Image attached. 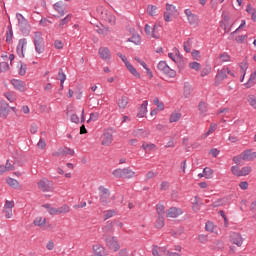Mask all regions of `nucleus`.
<instances>
[{
    "mask_svg": "<svg viewBox=\"0 0 256 256\" xmlns=\"http://www.w3.org/2000/svg\"><path fill=\"white\" fill-rule=\"evenodd\" d=\"M112 175H114L116 179H133V177H135V171H132L130 167L118 168L113 170Z\"/></svg>",
    "mask_w": 256,
    "mask_h": 256,
    "instance_id": "obj_1",
    "label": "nucleus"
},
{
    "mask_svg": "<svg viewBox=\"0 0 256 256\" xmlns=\"http://www.w3.org/2000/svg\"><path fill=\"white\" fill-rule=\"evenodd\" d=\"M16 19L18 21V27H19L21 33H23L25 36L29 35L30 25H29V21L25 18V16H23V14H21V13H17Z\"/></svg>",
    "mask_w": 256,
    "mask_h": 256,
    "instance_id": "obj_2",
    "label": "nucleus"
},
{
    "mask_svg": "<svg viewBox=\"0 0 256 256\" xmlns=\"http://www.w3.org/2000/svg\"><path fill=\"white\" fill-rule=\"evenodd\" d=\"M171 17H179V11L173 4H166V12L164 13V21L171 23Z\"/></svg>",
    "mask_w": 256,
    "mask_h": 256,
    "instance_id": "obj_3",
    "label": "nucleus"
},
{
    "mask_svg": "<svg viewBox=\"0 0 256 256\" xmlns=\"http://www.w3.org/2000/svg\"><path fill=\"white\" fill-rule=\"evenodd\" d=\"M117 56L123 61L125 67L136 77V79H141V74L132 66L131 62L127 60V56L123 55L121 52H118Z\"/></svg>",
    "mask_w": 256,
    "mask_h": 256,
    "instance_id": "obj_4",
    "label": "nucleus"
},
{
    "mask_svg": "<svg viewBox=\"0 0 256 256\" xmlns=\"http://www.w3.org/2000/svg\"><path fill=\"white\" fill-rule=\"evenodd\" d=\"M37 186L42 193L53 192V183H51V181H49L47 178H42L40 181H38Z\"/></svg>",
    "mask_w": 256,
    "mask_h": 256,
    "instance_id": "obj_5",
    "label": "nucleus"
},
{
    "mask_svg": "<svg viewBox=\"0 0 256 256\" xmlns=\"http://www.w3.org/2000/svg\"><path fill=\"white\" fill-rule=\"evenodd\" d=\"M184 14L187 17V21L189 23V25H191L192 27H199V16L197 14H193V11H191V9L187 8L184 10Z\"/></svg>",
    "mask_w": 256,
    "mask_h": 256,
    "instance_id": "obj_6",
    "label": "nucleus"
},
{
    "mask_svg": "<svg viewBox=\"0 0 256 256\" xmlns=\"http://www.w3.org/2000/svg\"><path fill=\"white\" fill-rule=\"evenodd\" d=\"M113 133H115V130L113 128H110L103 133L101 137L102 145L109 147V145L113 143Z\"/></svg>",
    "mask_w": 256,
    "mask_h": 256,
    "instance_id": "obj_7",
    "label": "nucleus"
},
{
    "mask_svg": "<svg viewBox=\"0 0 256 256\" xmlns=\"http://www.w3.org/2000/svg\"><path fill=\"white\" fill-rule=\"evenodd\" d=\"M98 191L100 203H102L103 205H107V203H109V198L111 197V192H109V189L105 188V186H100L98 188Z\"/></svg>",
    "mask_w": 256,
    "mask_h": 256,
    "instance_id": "obj_8",
    "label": "nucleus"
},
{
    "mask_svg": "<svg viewBox=\"0 0 256 256\" xmlns=\"http://www.w3.org/2000/svg\"><path fill=\"white\" fill-rule=\"evenodd\" d=\"M106 245L111 249L112 251H119L121 246L119 245V241H117V238L115 236H109L106 238Z\"/></svg>",
    "mask_w": 256,
    "mask_h": 256,
    "instance_id": "obj_9",
    "label": "nucleus"
},
{
    "mask_svg": "<svg viewBox=\"0 0 256 256\" xmlns=\"http://www.w3.org/2000/svg\"><path fill=\"white\" fill-rule=\"evenodd\" d=\"M230 241L231 243H233V245H237V247H241L243 245V241H245V238H243L241 233L232 232L230 234Z\"/></svg>",
    "mask_w": 256,
    "mask_h": 256,
    "instance_id": "obj_10",
    "label": "nucleus"
},
{
    "mask_svg": "<svg viewBox=\"0 0 256 256\" xmlns=\"http://www.w3.org/2000/svg\"><path fill=\"white\" fill-rule=\"evenodd\" d=\"M224 79H227V69H225V67H223L221 70H218L215 76V86L217 87L221 85Z\"/></svg>",
    "mask_w": 256,
    "mask_h": 256,
    "instance_id": "obj_11",
    "label": "nucleus"
},
{
    "mask_svg": "<svg viewBox=\"0 0 256 256\" xmlns=\"http://www.w3.org/2000/svg\"><path fill=\"white\" fill-rule=\"evenodd\" d=\"M179 215H183V209L177 207H171L166 212V216L170 219H177Z\"/></svg>",
    "mask_w": 256,
    "mask_h": 256,
    "instance_id": "obj_12",
    "label": "nucleus"
},
{
    "mask_svg": "<svg viewBox=\"0 0 256 256\" xmlns=\"http://www.w3.org/2000/svg\"><path fill=\"white\" fill-rule=\"evenodd\" d=\"M25 47H27V39L22 38L19 40L16 48V53L21 58L25 57Z\"/></svg>",
    "mask_w": 256,
    "mask_h": 256,
    "instance_id": "obj_13",
    "label": "nucleus"
},
{
    "mask_svg": "<svg viewBox=\"0 0 256 256\" xmlns=\"http://www.w3.org/2000/svg\"><path fill=\"white\" fill-rule=\"evenodd\" d=\"M9 116V104L5 100L0 102V117L2 119H7Z\"/></svg>",
    "mask_w": 256,
    "mask_h": 256,
    "instance_id": "obj_14",
    "label": "nucleus"
},
{
    "mask_svg": "<svg viewBox=\"0 0 256 256\" xmlns=\"http://www.w3.org/2000/svg\"><path fill=\"white\" fill-rule=\"evenodd\" d=\"M253 159H256V152H253L251 149L242 152V161H253Z\"/></svg>",
    "mask_w": 256,
    "mask_h": 256,
    "instance_id": "obj_15",
    "label": "nucleus"
},
{
    "mask_svg": "<svg viewBox=\"0 0 256 256\" xmlns=\"http://www.w3.org/2000/svg\"><path fill=\"white\" fill-rule=\"evenodd\" d=\"M203 205V202H201V198L199 196L194 197V201L192 202V210L194 213H199L201 211V206Z\"/></svg>",
    "mask_w": 256,
    "mask_h": 256,
    "instance_id": "obj_16",
    "label": "nucleus"
},
{
    "mask_svg": "<svg viewBox=\"0 0 256 256\" xmlns=\"http://www.w3.org/2000/svg\"><path fill=\"white\" fill-rule=\"evenodd\" d=\"M192 93H193V86H191V84H189V82H185L184 88H183V96L185 97V99H189V97H191Z\"/></svg>",
    "mask_w": 256,
    "mask_h": 256,
    "instance_id": "obj_17",
    "label": "nucleus"
},
{
    "mask_svg": "<svg viewBox=\"0 0 256 256\" xmlns=\"http://www.w3.org/2000/svg\"><path fill=\"white\" fill-rule=\"evenodd\" d=\"M6 183L9 185V187H12V189H21V184L15 178H7Z\"/></svg>",
    "mask_w": 256,
    "mask_h": 256,
    "instance_id": "obj_18",
    "label": "nucleus"
},
{
    "mask_svg": "<svg viewBox=\"0 0 256 256\" xmlns=\"http://www.w3.org/2000/svg\"><path fill=\"white\" fill-rule=\"evenodd\" d=\"M11 83L18 91H25V82L22 80L13 79L11 80Z\"/></svg>",
    "mask_w": 256,
    "mask_h": 256,
    "instance_id": "obj_19",
    "label": "nucleus"
},
{
    "mask_svg": "<svg viewBox=\"0 0 256 256\" xmlns=\"http://www.w3.org/2000/svg\"><path fill=\"white\" fill-rule=\"evenodd\" d=\"M99 55L101 59H104L107 61V59H111V52L109 51V48L104 47L99 49Z\"/></svg>",
    "mask_w": 256,
    "mask_h": 256,
    "instance_id": "obj_20",
    "label": "nucleus"
},
{
    "mask_svg": "<svg viewBox=\"0 0 256 256\" xmlns=\"http://www.w3.org/2000/svg\"><path fill=\"white\" fill-rule=\"evenodd\" d=\"M34 45H39L45 43V39H43V33L35 32L33 37Z\"/></svg>",
    "mask_w": 256,
    "mask_h": 256,
    "instance_id": "obj_21",
    "label": "nucleus"
},
{
    "mask_svg": "<svg viewBox=\"0 0 256 256\" xmlns=\"http://www.w3.org/2000/svg\"><path fill=\"white\" fill-rule=\"evenodd\" d=\"M256 83V71L251 73L250 78L248 79L247 83L244 84L246 89H250Z\"/></svg>",
    "mask_w": 256,
    "mask_h": 256,
    "instance_id": "obj_22",
    "label": "nucleus"
},
{
    "mask_svg": "<svg viewBox=\"0 0 256 256\" xmlns=\"http://www.w3.org/2000/svg\"><path fill=\"white\" fill-rule=\"evenodd\" d=\"M164 75L166 77H169L170 79H175L177 77V71L174 69H171V67L167 66L166 70L163 71Z\"/></svg>",
    "mask_w": 256,
    "mask_h": 256,
    "instance_id": "obj_23",
    "label": "nucleus"
},
{
    "mask_svg": "<svg viewBox=\"0 0 256 256\" xmlns=\"http://www.w3.org/2000/svg\"><path fill=\"white\" fill-rule=\"evenodd\" d=\"M34 225L36 227H40V228H43L45 227V224L47 223V219L46 218H43V217H37L35 218V220L33 221Z\"/></svg>",
    "mask_w": 256,
    "mask_h": 256,
    "instance_id": "obj_24",
    "label": "nucleus"
},
{
    "mask_svg": "<svg viewBox=\"0 0 256 256\" xmlns=\"http://www.w3.org/2000/svg\"><path fill=\"white\" fill-rule=\"evenodd\" d=\"M127 105H129V98L127 96H122L118 100V107L120 109H125V107H127Z\"/></svg>",
    "mask_w": 256,
    "mask_h": 256,
    "instance_id": "obj_25",
    "label": "nucleus"
},
{
    "mask_svg": "<svg viewBox=\"0 0 256 256\" xmlns=\"http://www.w3.org/2000/svg\"><path fill=\"white\" fill-rule=\"evenodd\" d=\"M205 229L209 233H217V226L211 221H207L205 224Z\"/></svg>",
    "mask_w": 256,
    "mask_h": 256,
    "instance_id": "obj_26",
    "label": "nucleus"
},
{
    "mask_svg": "<svg viewBox=\"0 0 256 256\" xmlns=\"http://www.w3.org/2000/svg\"><path fill=\"white\" fill-rule=\"evenodd\" d=\"M105 21H107V23H110V25H115L117 18L111 12H106Z\"/></svg>",
    "mask_w": 256,
    "mask_h": 256,
    "instance_id": "obj_27",
    "label": "nucleus"
},
{
    "mask_svg": "<svg viewBox=\"0 0 256 256\" xmlns=\"http://www.w3.org/2000/svg\"><path fill=\"white\" fill-rule=\"evenodd\" d=\"M198 109H199L200 115H202V117H207V104L205 102H200L198 104Z\"/></svg>",
    "mask_w": 256,
    "mask_h": 256,
    "instance_id": "obj_28",
    "label": "nucleus"
},
{
    "mask_svg": "<svg viewBox=\"0 0 256 256\" xmlns=\"http://www.w3.org/2000/svg\"><path fill=\"white\" fill-rule=\"evenodd\" d=\"M216 130H217V124L211 123L208 131L202 135V139H207V137H209V135H211V133H213V131H216Z\"/></svg>",
    "mask_w": 256,
    "mask_h": 256,
    "instance_id": "obj_29",
    "label": "nucleus"
},
{
    "mask_svg": "<svg viewBox=\"0 0 256 256\" xmlns=\"http://www.w3.org/2000/svg\"><path fill=\"white\" fill-rule=\"evenodd\" d=\"M179 119H181V112H173L170 115L169 122L170 123H177V121H179Z\"/></svg>",
    "mask_w": 256,
    "mask_h": 256,
    "instance_id": "obj_30",
    "label": "nucleus"
},
{
    "mask_svg": "<svg viewBox=\"0 0 256 256\" xmlns=\"http://www.w3.org/2000/svg\"><path fill=\"white\" fill-rule=\"evenodd\" d=\"M57 209H58V215H65V213H69V211H71V208L67 204L62 205Z\"/></svg>",
    "mask_w": 256,
    "mask_h": 256,
    "instance_id": "obj_31",
    "label": "nucleus"
},
{
    "mask_svg": "<svg viewBox=\"0 0 256 256\" xmlns=\"http://www.w3.org/2000/svg\"><path fill=\"white\" fill-rule=\"evenodd\" d=\"M129 43H134V45H139L141 43V36L139 34H134L132 37L128 38Z\"/></svg>",
    "mask_w": 256,
    "mask_h": 256,
    "instance_id": "obj_32",
    "label": "nucleus"
},
{
    "mask_svg": "<svg viewBox=\"0 0 256 256\" xmlns=\"http://www.w3.org/2000/svg\"><path fill=\"white\" fill-rule=\"evenodd\" d=\"M155 226L157 229H163V227H165V218L163 216H158Z\"/></svg>",
    "mask_w": 256,
    "mask_h": 256,
    "instance_id": "obj_33",
    "label": "nucleus"
},
{
    "mask_svg": "<svg viewBox=\"0 0 256 256\" xmlns=\"http://www.w3.org/2000/svg\"><path fill=\"white\" fill-rule=\"evenodd\" d=\"M96 31L99 35H108L109 34V28L105 26H97Z\"/></svg>",
    "mask_w": 256,
    "mask_h": 256,
    "instance_id": "obj_34",
    "label": "nucleus"
},
{
    "mask_svg": "<svg viewBox=\"0 0 256 256\" xmlns=\"http://www.w3.org/2000/svg\"><path fill=\"white\" fill-rule=\"evenodd\" d=\"M147 13L151 17H155V15H157V6H155V5H148Z\"/></svg>",
    "mask_w": 256,
    "mask_h": 256,
    "instance_id": "obj_35",
    "label": "nucleus"
},
{
    "mask_svg": "<svg viewBox=\"0 0 256 256\" xmlns=\"http://www.w3.org/2000/svg\"><path fill=\"white\" fill-rule=\"evenodd\" d=\"M35 51L38 53V55H41V53H45V42L42 44H34Z\"/></svg>",
    "mask_w": 256,
    "mask_h": 256,
    "instance_id": "obj_36",
    "label": "nucleus"
},
{
    "mask_svg": "<svg viewBox=\"0 0 256 256\" xmlns=\"http://www.w3.org/2000/svg\"><path fill=\"white\" fill-rule=\"evenodd\" d=\"M142 149H144V151H153V149H157V146L153 143H143L142 144Z\"/></svg>",
    "mask_w": 256,
    "mask_h": 256,
    "instance_id": "obj_37",
    "label": "nucleus"
},
{
    "mask_svg": "<svg viewBox=\"0 0 256 256\" xmlns=\"http://www.w3.org/2000/svg\"><path fill=\"white\" fill-rule=\"evenodd\" d=\"M134 137H142L145 138L147 137V132L144 131L143 129H137L133 132Z\"/></svg>",
    "mask_w": 256,
    "mask_h": 256,
    "instance_id": "obj_38",
    "label": "nucleus"
},
{
    "mask_svg": "<svg viewBox=\"0 0 256 256\" xmlns=\"http://www.w3.org/2000/svg\"><path fill=\"white\" fill-rule=\"evenodd\" d=\"M205 179H211L213 177V170L209 167L203 169Z\"/></svg>",
    "mask_w": 256,
    "mask_h": 256,
    "instance_id": "obj_39",
    "label": "nucleus"
},
{
    "mask_svg": "<svg viewBox=\"0 0 256 256\" xmlns=\"http://www.w3.org/2000/svg\"><path fill=\"white\" fill-rule=\"evenodd\" d=\"M13 41V28L8 27V31L6 32V43H11Z\"/></svg>",
    "mask_w": 256,
    "mask_h": 256,
    "instance_id": "obj_40",
    "label": "nucleus"
},
{
    "mask_svg": "<svg viewBox=\"0 0 256 256\" xmlns=\"http://www.w3.org/2000/svg\"><path fill=\"white\" fill-rule=\"evenodd\" d=\"M158 216L163 217L165 215V206L163 204L156 205Z\"/></svg>",
    "mask_w": 256,
    "mask_h": 256,
    "instance_id": "obj_41",
    "label": "nucleus"
},
{
    "mask_svg": "<svg viewBox=\"0 0 256 256\" xmlns=\"http://www.w3.org/2000/svg\"><path fill=\"white\" fill-rule=\"evenodd\" d=\"M19 75L23 76L25 73H27V64L20 62L19 63Z\"/></svg>",
    "mask_w": 256,
    "mask_h": 256,
    "instance_id": "obj_42",
    "label": "nucleus"
},
{
    "mask_svg": "<svg viewBox=\"0 0 256 256\" xmlns=\"http://www.w3.org/2000/svg\"><path fill=\"white\" fill-rule=\"evenodd\" d=\"M54 9H55V11H57L59 13V15L61 17H63V15H65V10H63V7L61 6V4H59V2L54 4Z\"/></svg>",
    "mask_w": 256,
    "mask_h": 256,
    "instance_id": "obj_43",
    "label": "nucleus"
},
{
    "mask_svg": "<svg viewBox=\"0 0 256 256\" xmlns=\"http://www.w3.org/2000/svg\"><path fill=\"white\" fill-rule=\"evenodd\" d=\"M167 67H169V64H167L166 61H160V62L158 63V66H157V68H158L162 73H164V71L166 70Z\"/></svg>",
    "mask_w": 256,
    "mask_h": 256,
    "instance_id": "obj_44",
    "label": "nucleus"
},
{
    "mask_svg": "<svg viewBox=\"0 0 256 256\" xmlns=\"http://www.w3.org/2000/svg\"><path fill=\"white\" fill-rule=\"evenodd\" d=\"M183 48L186 53H191V39H188L183 43Z\"/></svg>",
    "mask_w": 256,
    "mask_h": 256,
    "instance_id": "obj_45",
    "label": "nucleus"
},
{
    "mask_svg": "<svg viewBox=\"0 0 256 256\" xmlns=\"http://www.w3.org/2000/svg\"><path fill=\"white\" fill-rule=\"evenodd\" d=\"M161 251H163V248L159 246H154L152 248V256H161Z\"/></svg>",
    "mask_w": 256,
    "mask_h": 256,
    "instance_id": "obj_46",
    "label": "nucleus"
},
{
    "mask_svg": "<svg viewBox=\"0 0 256 256\" xmlns=\"http://www.w3.org/2000/svg\"><path fill=\"white\" fill-rule=\"evenodd\" d=\"M103 233H113V223H109L102 228Z\"/></svg>",
    "mask_w": 256,
    "mask_h": 256,
    "instance_id": "obj_47",
    "label": "nucleus"
},
{
    "mask_svg": "<svg viewBox=\"0 0 256 256\" xmlns=\"http://www.w3.org/2000/svg\"><path fill=\"white\" fill-rule=\"evenodd\" d=\"M71 18H72L71 14H68L65 18L61 19L59 23V27H63V25H67V23L71 21Z\"/></svg>",
    "mask_w": 256,
    "mask_h": 256,
    "instance_id": "obj_48",
    "label": "nucleus"
},
{
    "mask_svg": "<svg viewBox=\"0 0 256 256\" xmlns=\"http://www.w3.org/2000/svg\"><path fill=\"white\" fill-rule=\"evenodd\" d=\"M6 71H9V63L0 62V73H6Z\"/></svg>",
    "mask_w": 256,
    "mask_h": 256,
    "instance_id": "obj_49",
    "label": "nucleus"
},
{
    "mask_svg": "<svg viewBox=\"0 0 256 256\" xmlns=\"http://www.w3.org/2000/svg\"><path fill=\"white\" fill-rule=\"evenodd\" d=\"M231 172L236 176V177H242L241 175V169L239 166H232Z\"/></svg>",
    "mask_w": 256,
    "mask_h": 256,
    "instance_id": "obj_50",
    "label": "nucleus"
},
{
    "mask_svg": "<svg viewBox=\"0 0 256 256\" xmlns=\"http://www.w3.org/2000/svg\"><path fill=\"white\" fill-rule=\"evenodd\" d=\"M62 155H75V150L71 149V148H68V147H65V148H62Z\"/></svg>",
    "mask_w": 256,
    "mask_h": 256,
    "instance_id": "obj_51",
    "label": "nucleus"
},
{
    "mask_svg": "<svg viewBox=\"0 0 256 256\" xmlns=\"http://www.w3.org/2000/svg\"><path fill=\"white\" fill-rule=\"evenodd\" d=\"M249 173H251V167L250 166H244L241 169V175L242 177H246V175H249Z\"/></svg>",
    "mask_w": 256,
    "mask_h": 256,
    "instance_id": "obj_52",
    "label": "nucleus"
},
{
    "mask_svg": "<svg viewBox=\"0 0 256 256\" xmlns=\"http://www.w3.org/2000/svg\"><path fill=\"white\" fill-rule=\"evenodd\" d=\"M189 67L190 69H194V71H199L201 69V64L199 62H191Z\"/></svg>",
    "mask_w": 256,
    "mask_h": 256,
    "instance_id": "obj_53",
    "label": "nucleus"
},
{
    "mask_svg": "<svg viewBox=\"0 0 256 256\" xmlns=\"http://www.w3.org/2000/svg\"><path fill=\"white\" fill-rule=\"evenodd\" d=\"M198 241L200 243L205 244V243H207V241H209V236H207L205 234H200V235H198Z\"/></svg>",
    "mask_w": 256,
    "mask_h": 256,
    "instance_id": "obj_54",
    "label": "nucleus"
},
{
    "mask_svg": "<svg viewBox=\"0 0 256 256\" xmlns=\"http://www.w3.org/2000/svg\"><path fill=\"white\" fill-rule=\"evenodd\" d=\"M93 252L94 253L105 252V248L103 246H101L100 244H96L93 246Z\"/></svg>",
    "mask_w": 256,
    "mask_h": 256,
    "instance_id": "obj_55",
    "label": "nucleus"
},
{
    "mask_svg": "<svg viewBox=\"0 0 256 256\" xmlns=\"http://www.w3.org/2000/svg\"><path fill=\"white\" fill-rule=\"evenodd\" d=\"M5 97L10 103H15L16 101V98L13 96V93L11 92H6Z\"/></svg>",
    "mask_w": 256,
    "mask_h": 256,
    "instance_id": "obj_56",
    "label": "nucleus"
},
{
    "mask_svg": "<svg viewBox=\"0 0 256 256\" xmlns=\"http://www.w3.org/2000/svg\"><path fill=\"white\" fill-rule=\"evenodd\" d=\"M117 212H115V210H108L104 216V219H111V217H115Z\"/></svg>",
    "mask_w": 256,
    "mask_h": 256,
    "instance_id": "obj_57",
    "label": "nucleus"
},
{
    "mask_svg": "<svg viewBox=\"0 0 256 256\" xmlns=\"http://www.w3.org/2000/svg\"><path fill=\"white\" fill-rule=\"evenodd\" d=\"M222 205H225V201H223V199H218L212 203V207L214 208L222 207Z\"/></svg>",
    "mask_w": 256,
    "mask_h": 256,
    "instance_id": "obj_58",
    "label": "nucleus"
},
{
    "mask_svg": "<svg viewBox=\"0 0 256 256\" xmlns=\"http://www.w3.org/2000/svg\"><path fill=\"white\" fill-rule=\"evenodd\" d=\"M37 147H39V149H45V147H47V143L45 142V138H40L38 143H37Z\"/></svg>",
    "mask_w": 256,
    "mask_h": 256,
    "instance_id": "obj_59",
    "label": "nucleus"
},
{
    "mask_svg": "<svg viewBox=\"0 0 256 256\" xmlns=\"http://www.w3.org/2000/svg\"><path fill=\"white\" fill-rule=\"evenodd\" d=\"M220 59L223 63H227L228 61H230L231 56H229V54H227L226 52H224L223 54L220 55Z\"/></svg>",
    "mask_w": 256,
    "mask_h": 256,
    "instance_id": "obj_60",
    "label": "nucleus"
},
{
    "mask_svg": "<svg viewBox=\"0 0 256 256\" xmlns=\"http://www.w3.org/2000/svg\"><path fill=\"white\" fill-rule=\"evenodd\" d=\"M13 207H15V202L6 200L4 204V209H11L13 210Z\"/></svg>",
    "mask_w": 256,
    "mask_h": 256,
    "instance_id": "obj_61",
    "label": "nucleus"
},
{
    "mask_svg": "<svg viewBox=\"0 0 256 256\" xmlns=\"http://www.w3.org/2000/svg\"><path fill=\"white\" fill-rule=\"evenodd\" d=\"M209 73H211V67L206 66L201 71V77H207V75H209Z\"/></svg>",
    "mask_w": 256,
    "mask_h": 256,
    "instance_id": "obj_62",
    "label": "nucleus"
},
{
    "mask_svg": "<svg viewBox=\"0 0 256 256\" xmlns=\"http://www.w3.org/2000/svg\"><path fill=\"white\" fill-rule=\"evenodd\" d=\"M248 103H250L251 107L256 109V99H255V96H249Z\"/></svg>",
    "mask_w": 256,
    "mask_h": 256,
    "instance_id": "obj_63",
    "label": "nucleus"
},
{
    "mask_svg": "<svg viewBox=\"0 0 256 256\" xmlns=\"http://www.w3.org/2000/svg\"><path fill=\"white\" fill-rule=\"evenodd\" d=\"M54 47H55V49H63V41L55 40L54 41Z\"/></svg>",
    "mask_w": 256,
    "mask_h": 256,
    "instance_id": "obj_64",
    "label": "nucleus"
}]
</instances>
